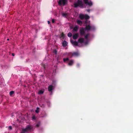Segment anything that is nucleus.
<instances>
[{"label":"nucleus","mask_w":133,"mask_h":133,"mask_svg":"<svg viewBox=\"0 0 133 133\" xmlns=\"http://www.w3.org/2000/svg\"><path fill=\"white\" fill-rule=\"evenodd\" d=\"M33 127L31 125H29L26 126L25 128H23V129L26 132L30 131L33 129Z\"/></svg>","instance_id":"nucleus-2"},{"label":"nucleus","mask_w":133,"mask_h":133,"mask_svg":"<svg viewBox=\"0 0 133 133\" xmlns=\"http://www.w3.org/2000/svg\"><path fill=\"white\" fill-rule=\"evenodd\" d=\"M90 11V10L89 9H88L87 10V11L88 12H89Z\"/></svg>","instance_id":"nucleus-40"},{"label":"nucleus","mask_w":133,"mask_h":133,"mask_svg":"<svg viewBox=\"0 0 133 133\" xmlns=\"http://www.w3.org/2000/svg\"><path fill=\"white\" fill-rule=\"evenodd\" d=\"M84 38L82 37H80L78 40V42L81 43H84Z\"/></svg>","instance_id":"nucleus-6"},{"label":"nucleus","mask_w":133,"mask_h":133,"mask_svg":"<svg viewBox=\"0 0 133 133\" xmlns=\"http://www.w3.org/2000/svg\"><path fill=\"white\" fill-rule=\"evenodd\" d=\"M12 55L13 56H14L15 55V54L13 53L12 54Z\"/></svg>","instance_id":"nucleus-39"},{"label":"nucleus","mask_w":133,"mask_h":133,"mask_svg":"<svg viewBox=\"0 0 133 133\" xmlns=\"http://www.w3.org/2000/svg\"><path fill=\"white\" fill-rule=\"evenodd\" d=\"M68 56L70 58H72L73 57V53L72 52H69L68 54Z\"/></svg>","instance_id":"nucleus-16"},{"label":"nucleus","mask_w":133,"mask_h":133,"mask_svg":"<svg viewBox=\"0 0 133 133\" xmlns=\"http://www.w3.org/2000/svg\"><path fill=\"white\" fill-rule=\"evenodd\" d=\"M56 83V81H55L53 80L52 81V84H55Z\"/></svg>","instance_id":"nucleus-33"},{"label":"nucleus","mask_w":133,"mask_h":133,"mask_svg":"<svg viewBox=\"0 0 133 133\" xmlns=\"http://www.w3.org/2000/svg\"><path fill=\"white\" fill-rule=\"evenodd\" d=\"M7 40H9V39H7Z\"/></svg>","instance_id":"nucleus-41"},{"label":"nucleus","mask_w":133,"mask_h":133,"mask_svg":"<svg viewBox=\"0 0 133 133\" xmlns=\"http://www.w3.org/2000/svg\"><path fill=\"white\" fill-rule=\"evenodd\" d=\"M74 62V61L72 59L70 60L68 63V65L70 66L72 65L73 64Z\"/></svg>","instance_id":"nucleus-10"},{"label":"nucleus","mask_w":133,"mask_h":133,"mask_svg":"<svg viewBox=\"0 0 133 133\" xmlns=\"http://www.w3.org/2000/svg\"><path fill=\"white\" fill-rule=\"evenodd\" d=\"M39 108L38 107H37L36 108V109L35 110V112L36 113H38L39 112Z\"/></svg>","instance_id":"nucleus-26"},{"label":"nucleus","mask_w":133,"mask_h":133,"mask_svg":"<svg viewBox=\"0 0 133 133\" xmlns=\"http://www.w3.org/2000/svg\"><path fill=\"white\" fill-rule=\"evenodd\" d=\"M54 87L52 85H49L48 87V91L51 92L53 89Z\"/></svg>","instance_id":"nucleus-5"},{"label":"nucleus","mask_w":133,"mask_h":133,"mask_svg":"<svg viewBox=\"0 0 133 133\" xmlns=\"http://www.w3.org/2000/svg\"><path fill=\"white\" fill-rule=\"evenodd\" d=\"M52 23H54L55 22V20L54 19H52Z\"/></svg>","instance_id":"nucleus-36"},{"label":"nucleus","mask_w":133,"mask_h":133,"mask_svg":"<svg viewBox=\"0 0 133 133\" xmlns=\"http://www.w3.org/2000/svg\"><path fill=\"white\" fill-rule=\"evenodd\" d=\"M91 27L89 25H87L85 27L86 30L88 31H89L91 28Z\"/></svg>","instance_id":"nucleus-9"},{"label":"nucleus","mask_w":133,"mask_h":133,"mask_svg":"<svg viewBox=\"0 0 133 133\" xmlns=\"http://www.w3.org/2000/svg\"><path fill=\"white\" fill-rule=\"evenodd\" d=\"M10 130H12V128L11 126H10L8 128Z\"/></svg>","instance_id":"nucleus-35"},{"label":"nucleus","mask_w":133,"mask_h":133,"mask_svg":"<svg viewBox=\"0 0 133 133\" xmlns=\"http://www.w3.org/2000/svg\"><path fill=\"white\" fill-rule=\"evenodd\" d=\"M78 36V33H76L73 36V38L74 39H77Z\"/></svg>","instance_id":"nucleus-8"},{"label":"nucleus","mask_w":133,"mask_h":133,"mask_svg":"<svg viewBox=\"0 0 133 133\" xmlns=\"http://www.w3.org/2000/svg\"><path fill=\"white\" fill-rule=\"evenodd\" d=\"M62 15L63 16L65 17H66L67 16V14L66 13H62Z\"/></svg>","instance_id":"nucleus-20"},{"label":"nucleus","mask_w":133,"mask_h":133,"mask_svg":"<svg viewBox=\"0 0 133 133\" xmlns=\"http://www.w3.org/2000/svg\"><path fill=\"white\" fill-rule=\"evenodd\" d=\"M42 65L44 69L45 68V65L44 64V63H42Z\"/></svg>","instance_id":"nucleus-28"},{"label":"nucleus","mask_w":133,"mask_h":133,"mask_svg":"<svg viewBox=\"0 0 133 133\" xmlns=\"http://www.w3.org/2000/svg\"><path fill=\"white\" fill-rule=\"evenodd\" d=\"M39 126V124H37L36 125V126L38 127Z\"/></svg>","instance_id":"nucleus-38"},{"label":"nucleus","mask_w":133,"mask_h":133,"mask_svg":"<svg viewBox=\"0 0 133 133\" xmlns=\"http://www.w3.org/2000/svg\"><path fill=\"white\" fill-rule=\"evenodd\" d=\"M44 114H45L43 116H42L43 117H45L47 116L45 112H44Z\"/></svg>","instance_id":"nucleus-34"},{"label":"nucleus","mask_w":133,"mask_h":133,"mask_svg":"<svg viewBox=\"0 0 133 133\" xmlns=\"http://www.w3.org/2000/svg\"><path fill=\"white\" fill-rule=\"evenodd\" d=\"M79 32L80 36L81 37L85 35V29L83 27L80 28L79 30Z\"/></svg>","instance_id":"nucleus-3"},{"label":"nucleus","mask_w":133,"mask_h":133,"mask_svg":"<svg viewBox=\"0 0 133 133\" xmlns=\"http://www.w3.org/2000/svg\"><path fill=\"white\" fill-rule=\"evenodd\" d=\"M69 60V58H64L63 59V61L64 62H65L66 61H68Z\"/></svg>","instance_id":"nucleus-23"},{"label":"nucleus","mask_w":133,"mask_h":133,"mask_svg":"<svg viewBox=\"0 0 133 133\" xmlns=\"http://www.w3.org/2000/svg\"><path fill=\"white\" fill-rule=\"evenodd\" d=\"M74 7L77 8L78 7H80L81 8H83V4L81 0H78L74 4Z\"/></svg>","instance_id":"nucleus-1"},{"label":"nucleus","mask_w":133,"mask_h":133,"mask_svg":"<svg viewBox=\"0 0 133 133\" xmlns=\"http://www.w3.org/2000/svg\"><path fill=\"white\" fill-rule=\"evenodd\" d=\"M60 36V38H62L63 39L65 37V35L63 32H62L61 33V34Z\"/></svg>","instance_id":"nucleus-19"},{"label":"nucleus","mask_w":133,"mask_h":133,"mask_svg":"<svg viewBox=\"0 0 133 133\" xmlns=\"http://www.w3.org/2000/svg\"><path fill=\"white\" fill-rule=\"evenodd\" d=\"M72 53L73 56L74 57H77L79 55V53L78 52H74Z\"/></svg>","instance_id":"nucleus-7"},{"label":"nucleus","mask_w":133,"mask_h":133,"mask_svg":"<svg viewBox=\"0 0 133 133\" xmlns=\"http://www.w3.org/2000/svg\"><path fill=\"white\" fill-rule=\"evenodd\" d=\"M78 27L77 26H76L74 28L73 30L75 32H77L78 30Z\"/></svg>","instance_id":"nucleus-12"},{"label":"nucleus","mask_w":133,"mask_h":133,"mask_svg":"<svg viewBox=\"0 0 133 133\" xmlns=\"http://www.w3.org/2000/svg\"><path fill=\"white\" fill-rule=\"evenodd\" d=\"M87 4H88L89 6H91L92 5V3L91 2H88V3Z\"/></svg>","instance_id":"nucleus-25"},{"label":"nucleus","mask_w":133,"mask_h":133,"mask_svg":"<svg viewBox=\"0 0 133 133\" xmlns=\"http://www.w3.org/2000/svg\"><path fill=\"white\" fill-rule=\"evenodd\" d=\"M26 132L23 129H22V131L21 133H25Z\"/></svg>","instance_id":"nucleus-30"},{"label":"nucleus","mask_w":133,"mask_h":133,"mask_svg":"<svg viewBox=\"0 0 133 133\" xmlns=\"http://www.w3.org/2000/svg\"><path fill=\"white\" fill-rule=\"evenodd\" d=\"M84 18H85L86 19H88L90 18L89 16L87 14L84 15Z\"/></svg>","instance_id":"nucleus-18"},{"label":"nucleus","mask_w":133,"mask_h":133,"mask_svg":"<svg viewBox=\"0 0 133 133\" xmlns=\"http://www.w3.org/2000/svg\"><path fill=\"white\" fill-rule=\"evenodd\" d=\"M63 46L64 47L66 46L67 45V42L64 41L62 43Z\"/></svg>","instance_id":"nucleus-11"},{"label":"nucleus","mask_w":133,"mask_h":133,"mask_svg":"<svg viewBox=\"0 0 133 133\" xmlns=\"http://www.w3.org/2000/svg\"><path fill=\"white\" fill-rule=\"evenodd\" d=\"M67 0H59L58 2V4L60 5H65L67 3Z\"/></svg>","instance_id":"nucleus-4"},{"label":"nucleus","mask_w":133,"mask_h":133,"mask_svg":"<svg viewBox=\"0 0 133 133\" xmlns=\"http://www.w3.org/2000/svg\"><path fill=\"white\" fill-rule=\"evenodd\" d=\"M77 23L78 24L81 25L83 24V23L80 20H78L77 21Z\"/></svg>","instance_id":"nucleus-14"},{"label":"nucleus","mask_w":133,"mask_h":133,"mask_svg":"<svg viewBox=\"0 0 133 133\" xmlns=\"http://www.w3.org/2000/svg\"><path fill=\"white\" fill-rule=\"evenodd\" d=\"M48 24H50V22L49 21H48Z\"/></svg>","instance_id":"nucleus-37"},{"label":"nucleus","mask_w":133,"mask_h":133,"mask_svg":"<svg viewBox=\"0 0 133 133\" xmlns=\"http://www.w3.org/2000/svg\"><path fill=\"white\" fill-rule=\"evenodd\" d=\"M80 66V64L79 63H77L76 65V66L78 67L79 68Z\"/></svg>","instance_id":"nucleus-31"},{"label":"nucleus","mask_w":133,"mask_h":133,"mask_svg":"<svg viewBox=\"0 0 133 133\" xmlns=\"http://www.w3.org/2000/svg\"><path fill=\"white\" fill-rule=\"evenodd\" d=\"M90 34L88 33L86 34L85 35V36H84L85 38L87 40L88 39V36L90 35Z\"/></svg>","instance_id":"nucleus-17"},{"label":"nucleus","mask_w":133,"mask_h":133,"mask_svg":"<svg viewBox=\"0 0 133 133\" xmlns=\"http://www.w3.org/2000/svg\"><path fill=\"white\" fill-rule=\"evenodd\" d=\"M68 36L69 37H71L72 36V34L71 32H69L68 34Z\"/></svg>","instance_id":"nucleus-24"},{"label":"nucleus","mask_w":133,"mask_h":133,"mask_svg":"<svg viewBox=\"0 0 133 133\" xmlns=\"http://www.w3.org/2000/svg\"><path fill=\"white\" fill-rule=\"evenodd\" d=\"M84 15L82 14H81L79 15V18L81 19L82 20L84 19Z\"/></svg>","instance_id":"nucleus-13"},{"label":"nucleus","mask_w":133,"mask_h":133,"mask_svg":"<svg viewBox=\"0 0 133 133\" xmlns=\"http://www.w3.org/2000/svg\"><path fill=\"white\" fill-rule=\"evenodd\" d=\"M32 119L35 120L36 119L35 117V116H33L32 117Z\"/></svg>","instance_id":"nucleus-32"},{"label":"nucleus","mask_w":133,"mask_h":133,"mask_svg":"<svg viewBox=\"0 0 133 133\" xmlns=\"http://www.w3.org/2000/svg\"><path fill=\"white\" fill-rule=\"evenodd\" d=\"M14 91H12L10 92V96H12L13 94L14 93Z\"/></svg>","instance_id":"nucleus-22"},{"label":"nucleus","mask_w":133,"mask_h":133,"mask_svg":"<svg viewBox=\"0 0 133 133\" xmlns=\"http://www.w3.org/2000/svg\"><path fill=\"white\" fill-rule=\"evenodd\" d=\"M53 53L55 54H57V51L56 50H55L53 51Z\"/></svg>","instance_id":"nucleus-29"},{"label":"nucleus","mask_w":133,"mask_h":133,"mask_svg":"<svg viewBox=\"0 0 133 133\" xmlns=\"http://www.w3.org/2000/svg\"><path fill=\"white\" fill-rule=\"evenodd\" d=\"M83 2L85 4H87L88 3V0H83Z\"/></svg>","instance_id":"nucleus-27"},{"label":"nucleus","mask_w":133,"mask_h":133,"mask_svg":"<svg viewBox=\"0 0 133 133\" xmlns=\"http://www.w3.org/2000/svg\"><path fill=\"white\" fill-rule=\"evenodd\" d=\"M71 43L72 44H74L76 46L78 45V43L76 41H73L72 40L71 41Z\"/></svg>","instance_id":"nucleus-15"},{"label":"nucleus","mask_w":133,"mask_h":133,"mask_svg":"<svg viewBox=\"0 0 133 133\" xmlns=\"http://www.w3.org/2000/svg\"><path fill=\"white\" fill-rule=\"evenodd\" d=\"M44 91L42 90H41L39 91L38 92L39 94H42L43 93Z\"/></svg>","instance_id":"nucleus-21"}]
</instances>
